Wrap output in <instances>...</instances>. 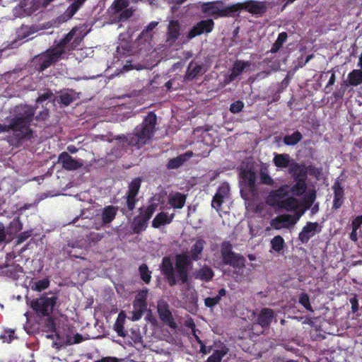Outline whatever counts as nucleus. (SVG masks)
I'll list each match as a JSON object with an SVG mask.
<instances>
[{
	"instance_id": "nucleus-62",
	"label": "nucleus",
	"mask_w": 362,
	"mask_h": 362,
	"mask_svg": "<svg viewBox=\"0 0 362 362\" xmlns=\"http://www.w3.org/2000/svg\"><path fill=\"white\" fill-rule=\"evenodd\" d=\"M316 198L315 192H312L308 194L306 197V202L308 203V207H310L313 202H315Z\"/></svg>"
},
{
	"instance_id": "nucleus-53",
	"label": "nucleus",
	"mask_w": 362,
	"mask_h": 362,
	"mask_svg": "<svg viewBox=\"0 0 362 362\" xmlns=\"http://www.w3.org/2000/svg\"><path fill=\"white\" fill-rule=\"evenodd\" d=\"M223 355L224 353L222 351L216 350L207 358L206 362H221Z\"/></svg>"
},
{
	"instance_id": "nucleus-46",
	"label": "nucleus",
	"mask_w": 362,
	"mask_h": 362,
	"mask_svg": "<svg viewBox=\"0 0 362 362\" xmlns=\"http://www.w3.org/2000/svg\"><path fill=\"white\" fill-rule=\"evenodd\" d=\"M103 237H104L103 233L91 232L86 235V241L90 245H91V244L94 245V244L97 243L98 242H99Z\"/></svg>"
},
{
	"instance_id": "nucleus-27",
	"label": "nucleus",
	"mask_w": 362,
	"mask_h": 362,
	"mask_svg": "<svg viewBox=\"0 0 362 362\" xmlns=\"http://www.w3.org/2000/svg\"><path fill=\"white\" fill-rule=\"evenodd\" d=\"M8 233V239H13L15 235L23 229V223L20 217H15L6 227Z\"/></svg>"
},
{
	"instance_id": "nucleus-5",
	"label": "nucleus",
	"mask_w": 362,
	"mask_h": 362,
	"mask_svg": "<svg viewBox=\"0 0 362 362\" xmlns=\"http://www.w3.org/2000/svg\"><path fill=\"white\" fill-rule=\"evenodd\" d=\"M242 8L240 4L226 6L223 1H208L202 5V12L214 18L235 17Z\"/></svg>"
},
{
	"instance_id": "nucleus-29",
	"label": "nucleus",
	"mask_w": 362,
	"mask_h": 362,
	"mask_svg": "<svg viewBox=\"0 0 362 362\" xmlns=\"http://www.w3.org/2000/svg\"><path fill=\"white\" fill-rule=\"evenodd\" d=\"M346 86H357L362 83V69H354L348 74Z\"/></svg>"
},
{
	"instance_id": "nucleus-6",
	"label": "nucleus",
	"mask_w": 362,
	"mask_h": 362,
	"mask_svg": "<svg viewBox=\"0 0 362 362\" xmlns=\"http://www.w3.org/2000/svg\"><path fill=\"white\" fill-rule=\"evenodd\" d=\"M236 169L240 194L245 200L246 211H249V157L245 156Z\"/></svg>"
},
{
	"instance_id": "nucleus-41",
	"label": "nucleus",
	"mask_w": 362,
	"mask_h": 362,
	"mask_svg": "<svg viewBox=\"0 0 362 362\" xmlns=\"http://www.w3.org/2000/svg\"><path fill=\"white\" fill-rule=\"evenodd\" d=\"M129 4L128 0H114L109 9L113 14H117L127 8Z\"/></svg>"
},
{
	"instance_id": "nucleus-49",
	"label": "nucleus",
	"mask_w": 362,
	"mask_h": 362,
	"mask_svg": "<svg viewBox=\"0 0 362 362\" xmlns=\"http://www.w3.org/2000/svg\"><path fill=\"white\" fill-rule=\"evenodd\" d=\"M346 87L347 86H346L345 82H344V83L341 84L339 89L332 93V97L334 98V101L337 102L343 98L346 90Z\"/></svg>"
},
{
	"instance_id": "nucleus-12",
	"label": "nucleus",
	"mask_w": 362,
	"mask_h": 362,
	"mask_svg": "<svg viewBox=\"0 0 362 362\" xmlns=\"http://www.w3.org/2000/svg\"><path fill=\"white\" fill-rule=\"evenodd\" d=\"M58 163L66 170H76L83 165L82 159H75L68 152L64 151L58 156Z\"/></svg>"
},
{
	"instance_id": "nucleus-51",
	"label": "nucleus",
	"mask_w": 362,
	"mask_h": 362,
	"mask_svg": "<svg viewBox=\"0 0 362 362\" xmlns=\"http://www.w3.org/2000/svg\"><path fill=\"white\" fill-rule=\"evenodd\" d=\"M119 13L118 21L124 22L130 18L133 15V11L132 8H124Z\"/></svg>"
},
{
	"instance_id": "nucleus-43",
	"label": "nucleus",
	"mask_w": 362,
	"mask_h": 362,
	"mask_svg": "<svg viewBox=\"0 0 362 362\" xmlns=\"http://www.w3.org/2000/svg\"><path fill=\"white\" fill-rule=\"evenodd\" d=\"M139 272L142 281L148 284L151 281V272L149 270L147 264H141L139 267Z\"/></svg>"
},
{
	"instance_id": "nucleus-8",
	"label": "nucleus",
	"mask_w": 362,
	"mask_h": 362,
	"mask_svg": "<svg viewBox=\"0 0 362 362\" xmlns=\"http://www.w3.org/2000/svg\"><path fill=\"white\" fill-rule=\"evenodd\" d=\"M58 300V296L54 293L51 297L47 293L43 294L40 298L31 300L30 308L39 315L49 316L53 312Z\"/></svg>"
},
{
	"instance_id": "nucleus-2",
	"label": "nucleus",
	"mask_w": 362,
	"mask_h": 362,
	"mask_svg": "<svg viewBox=\"0 0 362 362\" xmlns=\"http://www.w3.org/2000/svg\"><path fill=\"white\" fill-rule=\"evenodd\" d=\"M76 31L72 29L55 45L35 57L36 67L40 72L64 58L69 52L74 50L81 42L80 37L74 39Z\"/></svg>"
},
{
	"instance_id": "nucleus-21",
	"label": "nucleus",
	"mask_w": 362,
	"mask_h": 362,
	"mask_svg": "<svg viewBox=\"0 0 362 362\" xmlns=\"http://www.w3.org/2000/svg\"><path fill=\"white\" fill-rule=\"evenodd\" d=\"M118 207L112 205L105 206L100 214L103 226L109 225L116 217Z\"/></svg>"
},
{
	"instance_id": "nucleus-36",
	"label": "nucleus",
	"mask_w": 362,
	"mask_h": 362,
	"mask_svg": "<svg viewBox=\"0 0 362 362\" xmlns=\"http://www.w3.org/2000/svg\"><path fill=\"white\" fill-rule=\"evenodd\" d=\"M226 294V291L225 288H222L219 289L218 294L215 297H208L204 299V305L210 308H212L216 305H217L221 300L223 296H225Z\"/></svg>"
},
{
	"instance_id": "nucleus-33",
	"label": "nucleus",
	"mask_w": 362,
	"mask_h": 362,
	"mask_svg": "<svg viewBox=\"0 0 362 362\" xmlns=\"http://www.w3.org/2000/svg\"><path fill=\"white\" fill-rule=\"evenodd\" d=\"M267 10L266 1L250 0V14L262 16Z\"/></svg>"
},
{
	"instance_id": "nucleus-45",
	"label": "nucleus",
	"mask_w": 362,
	"mask_h": 362,
	"mask_svg": "<svg viewBox=\"0 0 362 362\" xmlns=\"http://www.w3.org/2000/svg\"><path fill=\"white\" fill-rule=\"evenodd\" d=\"M298 302L305 310L313 312V307L310 305L309 296L306 293H302L300 295Z\"/></svg>"
},
{
	"instance_id": "nucleus-31",
	"label": "nucleus",
	"mask_w": 362,
	"mask_h": 362,
	"mask_svg": "<svg viewBox=\"0 0 362 362\" xmlns=\"http://www.w3.org/2000/svg\"><path fill=\"white\" fill-rule=\"evenodd\" d=\"M284 223L295 224L296 219H295L294 216L290 214L281 215L272 220V226L276 229H279L282 227L281 224Z\"/></svg>"
},
{
	"instance_id": "nucleus-17",
	"label": "nucleus",
	"mask_w": 362,
	"mask_h": 362,
	"mask_svg": "<svg viewBox=\"0 0 362 362\" xmlns=\"http://www.w3.org/2000/svg\"><path fill=\"white\" fill-rule=\"evenodd\" d=\"M273 317L274 312L272 309L263 308L257 317V323H254L250 326V331L253 332L255 327L257 325H260L262 328L269 327Z\"/></svg>"
},
{
	"instance_id": "nucleus-61",
	"label": "nucleus",
	"mask_w": 362,
	"mask_h": 362,
	"mask_svg": "<svg viewBox=\"0 0 362 362\" xmlns=\"http://www.w3.org/2000/svg\"><path fill=\"white\" fill-rule=\"evenodd\" d=\"M1 338L4 339V341H6L8 343L11 342L15 338H16L14 336V331L13 330H8V335H1Z\"/></svg>"
},
{
	"instance_id": "nucleus-59",
	"label": "nucleus",
	"mask_w": 362,
	"mask_h": 362,
	"mask_svg": "<svg viewBox=\"0 0 362 362\" xmlns=\"http://www.w3.org/2000/svg\"><path fill=\"white\" fill-rule=\"evenodd\" d=\"M21 32H22V35H21V33H19L18 36L21 38H25L30 35L34 33V30H33L31 28L28 27L21 28Z\"/></svg>"
},
{
	"instance_id": "nucleus-40",
	"label": "nucleus",
	"mask_w": 362,
	"mask_h": 362,
	"mask_svg": "<svg viewBox=\"0 0 362 362\" xmlns=\"http://www.w3.org/2000/svg\"><path fill=\"white\" fill-rule=\"evenodd\" d=\"M296 184H294L291 188V192L292 194L295 196H301L303 195L307 189V184L305 180H295Z\"/></svg>"
},
{
	"instance_id": "nucleus-24",
	"label": "nucleus",
	"mask_w": 362,
	"mask_h": 362,
	"mask_svg": "<svg viewBox=\"0 0 362 362\" xmlns=\"http://www.w3.org/2000/svg\"><path fill=\"white\" fill-rule=\"evenodd\" d=\"M187 195L180 192L170 194L168 197V204L174 209H182L186 202Z\"/></svg>"
},
{
	"instance_id": "nucleus-37",
	"label": "nucleus",
	"mask_w": 362,
	"mask_h": 362,
	"mask_svg": "<svg viewBox=\"0 0 362 362\" xmlns=\"http://www.w3.org/2000/svg\"><path fill=\"white\" fill-rule=\"evenodd\" d=\"M122 313H120L118 315V317L114 324V330L117 332V335L119 337H124L127 335V332L124 330V321L125 316H122Z\"/></svg>"
},
{
	"instance_id": "nucleus-7",
	"label": "nucleus",
	"mask_w": 362,
	"mask_h": 362,
	"mask_svg": "<svg viewBox=\"0 0 362 362\" xmlns=\"http://www.w3.org/2000/svg\"><path fill=\"white\" fill-rule=\"evenodd\" d=\"M157 209L155 203L148 205L144 209L139 208V214L134 216L131 224V228L134 234H140L146 230L148 227V221Z\"/></svg>"
},
{
	"instance_id": "nucleus-28",
	"label": "nucleus",
	"mask_w": 362,
	"mask_h": 362,
	"mask_svg": "<svg viewBox=\"0 0 362 362\" xmlns=\"http://www.w3.org/2000/svg\"><path fill=\"white\" fill-rule=\"evenodd\" d=\"M211 151L209 145L203 141H198L194 147L193 156L206 158L209 155Z\"/></svg>"
},
{
	"instance_id": "nucleus-11",
	"label": "nucleus",
	"mask_w": 362,
	"mask_h": 362,
	"mask_svg": "<svg viewBox=\"0 0 362 362\" xmlns=\"http://www.w3.org/2000/svg\"><path fill=\"white\" fill-rule=\"evenodd\" d=\"M214 21L211 18L202 20L197 22L187 33V37L191 40L201 35H207L211 33L214 28Z\"/></svg>"
},
{
	"instance_id": "nucleus-34",
	"label": "nucleus",
	"mask_w": 362,
	"mask_h": 362,
	"mask_svg": "<svg viewBox=\"0 0 362 362\" xmlns=\"http://www.w3.org/2000/svg\"><path fill=\"white\" fill-rule=\"evenodd\" d=\"M274 165L281 168H286L291 165V159L288 154L281 153L276 154L273 159Z\"/></svg>"
},
{
	"instance_id": "nucleus-56",
	"label": "nucleus",
	"mask_w": 362,
	"mask_h": 362,
	"mask_svg": "<svg viewBox=\"0 0 362 362\" xmlns=\"http://www.w3.org/2000/svg\"><path fill=\"white\" fill-rule=\"evenodd\" d=\"M148 289L141 290L135 297L134 300L139 302L147 303Z\"/></svg>"
},
{
	"instance_id": "nucleus-35",
	"label": "nucleus",
	"mask_w": 362,
	"mask_h": 362,
	"mask_svg": "<svg viewBox=\"0 0 362 362\" xmlns=\"http://www.w3.org/2000/svg\"><path fill=\"white\" fill-rule=\"evenodd\" d=\"M279 204V208L286 209L288 211L296 210L298 206V200L293 197L284 199Z\"/></svg>"
},
{
	"instance_id": "nucleus-23",
	"label": "nucleus",
	"mask_w": 362,
	"mask_h": 362,
	"mask_svg": "<svg viewBox=\"0 0 362 362\" xmlns=\"http://www.w3.org/2000/svg\"><path fill=\"white\" fill-rule=\"evenodd\" d=\"M175 217V214L168 215V213L161 211L158 213L152 221L151 226L153 228H160L163 226L171 223Z\"/></svg>"
},
{
	"instance_id": "nucleus-30",
	"label": "nucleus",
	"mask_w": 362,
	"mask_h": 362,
	"mask_svg": "<svg viewBox=\"0 0 362 362\" xmlns=\"http://www.w3.org/2000/svg\"><path fill=\"white\" fill-rule=\"evenodd\" d=\"M147 309V303L139 302L134 300L133 302V311L132 319L134 321H137L141 318L144 312Z\"/></svg>"
},
{
	"instance_id": "nucleus-54",
	"label": "nucleus",
	"mask_w": 362,
	"mask_h": 362,
	"mask_svg": "<svg viewBox=\"0 0 362 362\" xmlns=\"http://www.w3.org/2000/svg\"><path fill=\"white\" fill-rule=\"evenodd\" d=\"M247 64H248V62L244 63L240 61H237L234 64L231 70L233 71V72H235V74H237L239 76L240 74H242L243 71L244 70L245 66Z\"/></svg>"
},
{
	"instance_id": "nucleus-26",
	"label": "nucleus",
	"mask_w": 362,
	"mask_h": 362,
	"mask_svg": "<svg viewBox=\"0 0 362 362\" xmlns=\"http://www.w3.org/2000/svg\"><path fill=\"white\" fill-rule=\"evenodd\" d=\"M87 0H72V3L66 8L63 16L66 19L71 18L83 6Z\"/></svg>"
},
{
	"instance_id": "nucleus-63",
	"label": "nucleus",
	"mask_w": 362,
	"mask_h": 362,
	"mask_svg": "<svg viewBox=\"0 0 362 362\" xmlns=\"http://www.w3.org/2000/svg\"><path fill=\"white\" fill-rule=\"evenodd\" d=\"M306 168H308V174L309 173L311 175H317L320 174V170L313 165H306Z\"/></svg>"
},
{
	"instance_id": "nucleus-14",
	"label": "nucleus",
	"mask_w": 362,
	"mask_h": 362,
	"mask_svg": "<svg viewBox=\"0 0 362 362\" xmlns=\"http://www.w3.org/2000/svg\"><path fill=\"white\" fill-rule=\"evenodd\" d=\"M158 313L162 322L172 328L176 327L173 315L169 309L168 304L164 300H160L157 305Z\"/></svg>"
},
{
	"instance_id": "nucleus-44",
	"label": "nucleus",
	"mask_w": 362,
	"mask_h": 362,
	"mask_svg": "<svg viewBox=\"0 0 362 362\" xmlns=\"http://www.w3.org/2000/svg\"><path fill=\"white\" fill-rule=\"evenodd\" d=\"M284 245V240L281 235H276L271 240L272 249L276 252L283 250Z\"/></svg>"
},
{
	"instance_id": "nucleus-55",
	"label": "nucleus",
	"mask_w": 362,
	"mask_h": 362,
	"mask_svg": "<svg viewBox=\"0 0 362 362\" xmlns=\"http://www.w3.org/2000/svg\"><path fill=\"white\" fill-rule=\"evenodd\" d=\"M243 107V103L240 100H237L230 105V111L232 113H238L242 111Z\"/></svg>"
},
{
	"instance_id": "nucleus-22",
	"label": "nucleus",
	"mask_w": 362,
	"mask_h": 362,
	"mask_svg": "<svg viewBox=\"0 0 362 362\" xmlns=\"http://www.w3.org/2000/svg\"><path fill=\"white\" fill-rule=\"evenodd\" d=\"M192 151H187L178 156L168 160L166 167L169 170L177 169L182 166L187 160L193 156Z\"/></svg>"
},
{
	"instance_id": "nucleus-52",
	"label": "nucleus",
	"mask_w": 362,
	"mask_h": 362,
	"mask_svg": "<svg viewBox=\"0 0 362 362\" xmlns=\"http://www.w3.org/2000/svg\"><path fill=\"white\" fill-rule=\"evenodd\" d=\"M33 234V230H25L21 232L16 238V244L19 245L23 243L27 239H28Z\"/></svg>"
},
{
	"instance_id": "nucleus-38",
	"label": "nucleus",
	"mask_w": 362,
	"mask_h": 362,
	"mask_svg": "<svg viewBox=\"0 0 362 362\" xmlns=\"http://www.w3.org/2000/svg\"><path fill=\"white\" fill-rule=\"evenodd\" d=\"M303 139V135L299 131L294 132L292 134L286 135L284 139V143L286 146H295Z\"/></svg>"
},
{
	"instance_id": "nucleus-19",
	"label": "nucleus",
	"mask_w": 362,
	"mask_h": 362,
	"mask_svg": "<svg viewBox=\"0 0 362 362\" xmlns=\"http://www.w3.org/2000/svg\"><path fill=\"white\" fill-rule=\"evenodd\" d=\"M287 194L288 192L284 187H280L279 189L270 192L267 202L272 206H278Z\"/></svg>"
},
{
	"instance_id": "nucleus-58",
	"label": "nucleus",
	"mask_w": 362,
	"mask_h": 362,
	"mask_svg": "<svg viewBox=\"0 0 362 362\" xmlns=\"http://www.w3.org/2000/svg\"><path fill=\"white\" fill-rule=\"evenodd\" d=\"M362 225V215L356 216L351 222V228L354 230H358Z\"/></svg>"
},
{
	"instance_id": "nucleus-1",
	"label": "nucleus",
	"mask_w": 362,
	"mask_h": 362,
	"mask_svg": "<svg viewBox=\"0 0 362 362\" xmlns=\"http://www.w3.org/2000/svg\"><path fill=\"white\" fill-rule=\"evenodd\" d=\"M206 242L202 238L197 239L190 249V255L182 252L175 255V265L170 257L165 256L160 264V270L170 286L177 284H185L189 282V271L193 261L201 259Z\"/></svg>"
},
{
	"instance_id": "nucleus-15",
	"label": "nucleus",
	"mask_w": 362,
	"mask_h": 362,
	"mask_svg": "<svg viewBox=\"0 0 362 362\" xmlns=\"http://www.w3.org/2000/svg\"><path fill=\"white\" fill-rule=\"evenodd\" d=\"M230 194V187L226 184H223L218 189L211 201V207L217 211H221V206L225 199L228 198Z\"/></svg>"
},
{
	"instance_id": "nucleus-60",
	"label": "nucleus",
	"mask_w": 362,
	"mask_h": 362,
	"mask_svg": "<svg viewBox=\"0 0 362 362\" xmlns=\"http://www.w3.org/2000/svg\"><path fill=\"white\" fill-rule=\"evenodd\" d=\"M52 96V93L51 92L45 93L40 95V96H38V98L36 99V102L37 103H42L45 102V100L49 99Z\"/></svg>"
},
{
	"instance_id": "nucleus-10",
	"label": "nucleus",
	"mask_w": 362,
	"mask_h": 362,
	"mask_svg": "<svg viewBox=\"0 0 362 362\" xmlns=\"http://www.w3.org/2000/svg\"><path fill=\"white\" fill-rule=\"evenodd\" d=\"M141 184V179L136 177L128 185V190L124 198L126 199V205L128 211H132L134 209L139 199L136 198L139 194Z\"/></svg>"
},
{
	"instance_id": "nucleus-64",
	"label": "nucleus",
	"mask_w": 362,
	"mask_h": 362,
	"mask_svg": "<svg viewBox=\"0 0 362 362\" xmlns=\"http://www.w3.org/2000/svg\"><path fill=\"white\" fill-rule=\"evenodd\" d=\"M95 362H120L117 358L115 357H104L101 359L97 360Z\"/></svg>"
},
{
	"instance_id": "nucleus-13",
	"label": "nucleus",
	"mask_w": 362,
	"mask_h": 362,
	"mask_svg": "<svg viewBox=\"0 0 362 362\" xmlns=\"http://www.w3.org/2000/svg\"><path fill=\"white\" fill-rule=\"evenodd\" d=\"M320 231L321 228L319 226L317 222L308 221L306 223L305 226H303L301 232L298 234V240L302 243L306 244L315 233H318Z\"/></svg>"
},
{
	"instance_id": "nucleus-18",
	"label": "nucleus",
	"mask_w": 362,
	"mask_h": 362,
	"mask_svg": "<svg viewBox=\"0 0 362 362\" xmlns=\"http://www.w3.org/2000/svg\"><path fill=\"white\" fill-rule=\"evenodd\" d=\"M334 191V199L332 204L333 209H339L344 201V189L339 180H336L332 186Z\"/></svg>"
},
{
	"instance_id": "nucleus-32",
	"label": "nucleus",
	"mask_w": 362,
	"mask_h": 362,
	"mask_svg": "<svg viewBox=\"0 0 362 362\" xmlns=\"http://www.w3.org/2000/svg\"><path fill=\"white\" fill-rule=\"evenodd\" d=\"M202 69L203 66L201 64H193V62L189 63L185 76V79L189 81L194 79L202 74Z\"/></svg>"
},
{
	"instance_id": "nucleus-47",
	"label": "nucleus",
	"mask_w": 362,
	"mask_h": 362,
	"mask_svg": "<svg viewBox=\"0 0 362 362\" xmlns=\"http://www.w3.org/2000/svg\"><path fill=\"white\" fill-rule=\"evenodd\" d=\"M59 99L62 105L67 106L75 100V98L72 93L65 92L61 94Z\"/></svg>"
},
{
	"instance_id": "nucleus-16",
	"label": "nucleus",
	"mask_w": 362,
	"mask_h": 362,
	"mask_svg": "<svg viewBox=\"0 0 362 362\" xmlns=\"http://www.w3.org/2000/svg\"><path fill=\"white\" fill-rule=\"evenodd\" d=\"M181 25L177 20H170L168 25L166 32V42L173 45L181 35Z\"/></svg>"
},
{
	"instance_id": "nucleus-25",
	"label": "nucleus",
	"mask_w": 362,
	"mask_h": 362,
	"mask_svg": "<svg viewBox=\"0 0 362 362\" xmlns=\"http://www.w3.org/2000/svg\"><path fill=\"white\" fill-rule=\"evenodd\" d=\"M4 272L6 275L13 280L19 279L23 274L24 271L23 267L18 264H7L5 267Z\"/></svg>"
},
{
	"instance_id": "nucleus-57",
	"label": "nucleus",
	"mask_w": 362,
	"mask_h": 362,
	"mask_svg": "<svg viewBox=\"0 0 362 362\" xmlns=\"http://www.w3.org/2000/svg\"><path fill=\"white\" fill-rule=\"evenodd\" d=\"M260 180L262 183L267 185H272L274 183V180L270 175L264 173H260Z\"/></svg>"
},
{
	"instance_id": "nucleus-48",
	"label": "nucleus",
	"mask_w": 362,
	"mask_h": 362,
	"mask_svg": "<svg viewBox=\"0 0 362 362\" xmlns=\"http://www.w3.org/2000/svg\"><path fill=\"white\" fill-rule=\"evenodd\" d=\"M11 239H8V233L4 224L0 222V244L9 243Z\"/></svg>"
},
{
	"instance_id": "nucleus-42",
	"label": "nucleus",
	"mask_w": 362,
	"mask_h": 362,
	"mask_svg": "<svg viewBox=\"0 0 362 362\" xmlns=\"http://www.w3.org/2000/svg\"><path fill=\"white\" fill-rule=\"evenodd\" d=\"M288 35L286 32H282L279 34L278 37L275 42L273 44L270 52L272 53L277 52L280 48L282 47L283 44L287 40Z\"/></svg>"
},
{
	"instance_id": "nucleus-4",
	"label": "nucleus",
	"mask_w": 362,
	"mask_h": 362,
	"mask_svg": "<svg viewBox=\"0 0 362 362\" xmlns=\"http://www.w3.org/2000/svg\"><path fill=\"white\" fill-rule=\"evenodd\" d=\"M156 124V115L153 112H149L132 133L124 136L125 141L130 146L141 148L153 137Z\"/></svg>"
},
{
	"instance_id": "nucleus-3",
	"label": "nucleus",
	"mask_w": 362,
	"mask_h": 362,
	"mask_svg": "<svg viewBox=\"0 0 362 362\" xmlns=\"http://www.w3.org/2000/svg\"><path fill=\"white\" fill-rule=\"evenodd\" d=\"M35 114V108L30 105L17 106L10 123L8 124L0 123V133L12 131L17 141L30 140L33 137V131L30 128V125Z\"/></svg>"
},
{
	"instance_id": "nucleus-9",
	"label": "nucleus",
	"mask_w": 362,
	"mask_h": 362,
	"mask_svg": "<svg viewBox=\"0 0 362 362\" xmlns=\"http://www.w3.org/2000/svg\"><path fill=\"white\" fill-rule=\"evenodd\" d=\"M221 252L225 264L234 268H242L245 266L244 257L233 252V246L230 242L226 241L221 244Z\"/></svg>"
},
{
	"instance_id": "nucleus-20",
	"label": "nucleus",
	"mask_w": 362,
	"mask_h": 362,
	"mask_svg": "<svg viewBox=\"0 0 362 362\" xmlns=\"http://www.w3.org/2000/svg\"><path fill=\"white\" fill-rule=\"evenodd\" d=\"M290 173L293 175L294 180L306 181L308 176V168L305 164H300L292 162L290 168Z\"/></svg>"
},
{
	"instance_id": "nucleus-50",
	"label": "nucleus",
	"mask_w": 362,
	"mask_h": 362,
	"mask_svg": "<svg viewBox=\"0 0 362 362\" xmlns=\"http://www.w3.org/2000/svg\"><path fill=\"white\" fill-rule=\"evenodd\" d=\"M49 281L48 279H43L35 283V290L37 291H42L47 288L49 286Z\"/></svg>"
},
{
	"instance_id": "nucleus-39",
	"label": "nucleus",
	"mask_w": 362,
	"mask_h": 362,
	"mask_svg": "<svg viewBox=\"0 0 362 362\" xmlns=\"http://www.w3.org/2000/svg\"><path fill=\"white\" fill-rule=\"evenodd\" d=\"M214 275V272L211 268L208 267H204L197 272L195 277L196 279L209 281L212 279Z\"/></svg>"
}]
</instances>
